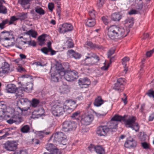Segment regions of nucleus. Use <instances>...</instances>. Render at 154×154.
<instances>
[{
  "label": "nucleus",
  "instance_id": "nucleus-1",
  "mask_svg": "<svg viewBox=\"0 0 154 154\" xmlns=\"http://www.w3.org/2000/svg\"><path fill=\"white\" fill-rule=\"evenodd\" d=\"M108 30V35L112 40L122 38L126 36L129 32L125 33V30L123 27L115 25L110 26Z\"/></svg>",
  "mask_w": 154,
  "mask_h": 154
},
{
  "label": "nucleus",
  "instance_id": "nucleus-2",
  "mask_svg": "<svg viewBox=\"0 0 154 154\" xmlns=\"http://www.w3.org/2000/svg\"><path fill=\"white\" fill-rule=\"evenodd\" d=\"M63 69L61 64L59 63L56 64L55 67L51 68L50 72L51 80L52 81L57 82L58 81L59 79L62 78L61 72Z\"/></svg>",
  "mask_w": 154,
  "mask_h": 154
},
{
  "label": "nucleus",
  "instance_id": "nucleus-3",
  "mask_svg": "<svg viewBox=\"0 0 154 154\" xmlns=\"http://www.w3.org/2000/svg\"><path fill=\"white\" fill-rule=\"evenodd\" d=\"M124 119L122 121H124L125 125L127 128H131L136 132L138 131L139 126L137 123H135L136 118L135 117H130L128 119L125 118V116H122Z\"/></svg>",
  "mask_w": 154,
  "mask_h": 154
},
{
  "label": "nucleus",
  "instance_id": "nucleus-4",
  "mask_svg": "<svg viewBox=\"0 0 154 154\" xmlns=\"http://www.w3.org/2000/svg\"><path fill=\"white\" fill-rule=\"evenodd\" d=\"M51 139L53 140L54 143H58L63 145H66L67 143L66 137L62 132H57L51 137Z\"/></svg>",
  "mask_w": 154,
  "mask_h": 154
},
{
  "label": "nucleus",
  "instance_id": "nucleus-5",
  "mask_svg": "<svg viewBox=\"0 0 154 154\" xmlns=\"http://www.w3.org/2000/svg\"><path fill=\"white\" fill-rule=\"evenodd\" d=\"M124 119L122 116L118 115H115L112 118L111 121L107 125L110 132L113 131V129H116L117 127L119 122H121Z\"/></svg>",
  "mask_w": 154,
  "mask_h": 154
},
{
  "label": "nucleus",
  "instance_id": "nucleus-6",
  "mask_svg": "<svg viewBox=\"0 0 154 154\" xmlns=\"http://www.w3.org/2000/svg\"><path fill=\"white\" fill-rule=\"evenodd\" d=\"M77 127V124L74 121H66L63 124L62 131L68 132L75 130Z\"/></svg>",
  "mask_w": 154,
  "mask_h": 154
},
{
  "label": "nucleus",
  "instance_id": "nucleus-7",
  "mask_svg": "<svg viewBox=\"0 0 154 154\" xmlns=\"http://www.w3.org/2000/svg\"><path fill=\"white\" fill-rule=\"evenodd\" d=\"M65 107H63L62 105H55L52 107V113L54 116L59 117L63 115L65 112Z\"/></svg>",
  "mask_w": 154,
  "mask_h": 154
},
{
  "label": "nucleus",
  "instance_id": "nucleus-8",
  "mask_svg": "<svg viewBox=\"0 0 154 154\" xmlns=\"http://www.w3.org/2000/svg\"><path fill=\"white\" fill-rule=\"evenodd\" d=\"M17 144L15 141L8 140L4 144V147L7 150L13 151L17 148Z\"/></svg>",
  "mask_w": 154,
  "mask_h": 154
},
{
  "label": "nucleus",
  "instance_id": "nucleus-9",
  "mask_svg": "<svg viewBox=\"0 0 154 154\" xmlns=\"http://www.w3.org/2000/svg\"><path fill=\"white\" fill-rule=\"evenodd\" d=\"M125 79L120 78L117 80V82L114 84L113 87L114 90L121 91L124 89L123 83L125 82Z\"/></svg>",
  "mask_w": 154,
  "mask_h": 154
},
{
  "label": "nucleus",
  "instance_id": "nucleus-10",
  "mask_svg": "<svg viewBox=\"0 0 154 154\" xmlns=\"http://www.w3.org/2000/svg\"><path fill=\"white\" fill-rule=\"evenodd\" d=\"M109 132L107 126L100 125L97 128V134L100 136H105Z\"/></svg>",
  "mask_w": 154,
  "mask_h": 154
},
{
  "label": "nucleus",
  "instance_id": "nucleus-11",
  "mask_svg": "<svg viewBox=\"0 0 154 154\" xmlns=\"http://www.w3.org/2000/svg\"><path fill=\"white\" fill-rule=\"evenodd\" d=\"M77 106L76 101L71 100H66L64 105L65 109L72 110H74Z\"/></svg>",
  "mask_w": 154,
  "mask_h": 154
},
{
  "label": "nucleus",
  "instance_id": "nucleus-12",
  "mask_svg": "<svg viewBox=\"0 0 154 154\" xmlns=\"http://www.w3.org/2000/svg\"><path fill=\"white\" fill-rule=\"evenodd\" d=\"M23 119L18 115H14L12 118L7 120V122L10 124L14 123L18 125L23 121Z\"/></svg>",
  "mask_w": 154,
  "mask_h": 154
},
{
  "label": "nucleus",
  "instance_id": "nucleus-13",
  "mask_svg": "<svg viewBox=\"0 0 154 154\" xmlns=\"http://www.w3.org/2000/svg\"><path fill=\"white\" fill-rule=\"evenodd\" d=\"M13 71L10 69L9 65L6 62H4L2 66L0 68V76H2L3 74H8Z\"/></svg>",
  "mask_w": 154,
  "mask_h": 154
},
{
  "label": "nucleus",
  "instance_id": "nucleus-14",
  "mask_svg": "<svg viewBox=\"0 0 154 154\" xmlns=\"http://www.w3.org/2000/svg\"><path fill=\"white\" fill-rule=\"evenodd\" d=\"M94 119L92 115H87L83 116L81 119V122L84 125H89Z\"/></svg>",
  "mask_w": 154,
  "mask_h": 154
},
{
  "label": "nucleus",
  "instance_id": "nucleus-15",
  "mask_svg": "<svg viewBox=\"0 0 154 154\" xmlns=\"http://www.w3.org/2000/svg\"><path fill=\"white\" fill-rule=\"evenodd\" d=\"M78 84L79 86H82L81 88H87L91 84L90 80L87 77L80 78L78 80Z\"/></svg>",
  "mask_w": 154,
  "mask_h": 154
},
{
  "label": "nucleus",
  "instance_id": "nucleus-16",
  "mask_svg": "<svg viewBox=\"0 0 154 154\" xmlns=\"http://www.w3.org/2000/svg\"><path fill=\"white\" fill-rule=\"evenodd\" d=\"M99 57H97V58H86L85 59V63L84 64L85 66H90L96 64L99 61Z\"/></svg>",
  "mask_w": 154,
  "mask_h": 154
},
{
  "label": "nucleus",
  "instance_id": "nucleus-17",
  "mask_svg": "<svg viewBox=\"0 0 154 154\" xmlns=\"http://www.w3.org/2000/svg\"><path fill=\"white\" fill-rule=\"evenodd\" d=\"M1 33L4 37L0 38L1 40H8L11 42L12 39H14V37L13 36L12 34H11L9 32L4 31L2 32Z\"/></svg>",
  "mask_w": 154,
  "mask_h": 154
},
{
  "label": "nucleus",
  "instance_id": "nucleus-18",
  "mask_svg": "<svg viewBox=\"0 0 154 154\" xmlns=\"http://www.w3.org/2000/svg\"><path fill=\"white\" fill-rule=\"evenodd\" d=\"M72 26L70 24L65 23L62 25L61 27H59V31L60 33H64L72 30Z\"/></svg>",
  "mask_w": 154,
  "mask_h": 154
},
{
  "label": "nucleus",
  "instance_id": "nucleus-19",
  "mask_svg": "<svg viewBox=\"0 0 154 154\" xmlns=\"http://www.w3.org/2000/svg\"><path fill=\"white\" fill-rule=\"evenodd\" d=\"M46 148L52 154H61V152L58 149L55 148V146L52 144H47Z\"/></svg>",
  "mask_w": 154,
  "mask_h": 154
},
{
  "label": "nucleus",
  "instance_id": "nucleus-20",
  "mask_svg": "<svg viewBox=\"0 0 154 154\" xmlns=\"http://www.w3.org/2000/svg\"><path fill=\"white\" fill-rule=\"evenodd\" d=\"M137 145L136 141L133 139L128 140L125 143V146L127 148H131L135 147Z\"/></svg>",
  "mask_w": 154,
  "mask_h": 154
},
{
  "label": "nucleus",
  "instance_id": "nucleus-21",
  "mask_svg": "<svg viewBox=\"0 0 154 154\" xmlns=\"http://www.w3.org/2000/svg\"><path fill=\"white\" fill-rule=\"evenodd\" d=\"M61 75H62V78L63 77L66 80L68 81H73L70 71L65 72L63 68L61 72Z\"/></svg>",
  "mask_w": 154,
  "mask_h": 154
},
{
  "label": "nucleus",
  "instance_id": "nucleus-22",
  "mask_svg": "<svg viewBox=\"0 0 154 154\" xmlns=\"http://www.w3.org/2000/svg\"><path fill=\"white\" fill-rule=\"evenodd\" d=\"M32 0H18V2L24 9H29L30 8V2Z\"/></svg>",
  "mask_w": 154,
  "mask_h": 154
},
{
  "label": "nucleus",
  "instance_id": "nucleus-23",
  "mask_svg": "<svg viewBox=\"0 0 154 154\" xmlns=\"http://www.w3.org/2000/svg\"><path fill=\"white\" fill-rule=\"evenodd\" d=\"M26 43V42L23 41L20 39L17 38L15 43V45L17 48L22 49L24 47V45Z\"/></svg>",
  "mask_w": 154,
  "mask_h": 154
},
{
  "label": "nucleus",
  "instance_id": "nucleus-24",
  "mask_svg": "<svg viewBox=\"0 0 154 154\" xmlns=\"http://www.w3.org/2000/svg\"><path fill=\"white\" fill-rule=\"evenodd\" d=\"M17 89L16 86L13 84H9L6 87V89L7 92L10 93L15 92Z\"/></svg>",
  "mask_w": 154,
  "mask_h": 154
},
{
  "label": "nucleus",
  "instance_id": "nucleus-25",
  "mask_svg": "<svg viewBox=\"0 0 154 154\" xmlns=\"http://www.w3.org/2000/svg\"><path fill=\"white\" fill-rule=\"evenodd\" d=\"M31 103L28 99L26 98H20L17 101V104L18 105H25L28 103Z\"/></svg>",
  "mask_w": 154,
  "mask_h": 154
},
{
  "label": "nucleus",
  "instance_id": "nucleus-26",
  "mask_svg": "<svg viewBox=\"0 0 154 154\" xmlns=\"http://www.w3.org/2000/svg\"><path fill=\"white\" fill-rule=\"evenodd\" d=\"M68 53L69 54V56L72 57L76 59H79L81 57V55L80 54L75 52L72 50H69Z\"/></svg>",
  "mask_w": 154,
  "mask_h": 154
},
{
  "label": "nucleus",
  "instance_id": "nucleus-27",
  "mask_svg": "<svg viewBox=\"0 0 154 154\" xmlns=\"http://www.w3.org/2000/svg\"><path fill=\"white\" fill-rule=\"evenodd\" d=\"M23 88H17L16 90L15 93V96L16 97V98H20V97H22L23 96L24 94L23 92Z\"/></svg>",
  "mask_w": 154,
  "mask_h": 154
},
{
  "label": "nucleus",
  "instance_id": "nucleus-28",
  "mask_svg": "<svg viewBox=\"0 0 154 154\" xmlns=\"http://www.w3.org/2000/svg\"><path fill=\"white\" fill-rule=\"evenodd\" d=\"M122 17V15L119 13H115L111 15V19L114 21H119Z\"/></svg>",
  "mask_w": 154,
  "mask_h": 154
},
{
  "label": "nucleus",
  "instance_id": "nucleus-29",
  "mask_svg": "<svg viewBox=\"0 0 154 154\" xmlns=\"http://www.w3.org/2000/svg\"><path fill=\"white\" fill-rule=\"evenodd\" d=\"M25 34L28 35L34 38H36L38 35L37 32L35 30L31 29L26 32H24Z\"/></svg>",
  "mask_w": 154,
  "mask_h": 154
},
{
  "label": "nucleus",
  "instance_id": "nucleus-30",
  "mask_svg": "<svg viewBox=\"0 0 154 154\" xmlns=\"http://www.w3.org/2000/svg\"><path fill=\"white\" fill-rule=\"evenodd\" d=\"M95 21L94 19L90 18L88 19L86 23V25L87 26L91 27L94 26L95 24Z\"/></svg>",
  "mask_w": 154,
  "mask_h": 154
},
{
  "label": "nucleus",
  "instance_id": "nucleus-31",
  "mask_svg": "<svg viewBox=\"0 0 154 154\" xmlns=\"http://www.w3.org/2000/svg\"><path fill=\"white\" fill-rule=\"evenodd\" d=\"M103 103V101L101 97L100 96H98L95 99L94 104L95 106H99Z\"/></svg>",
  "mask_w": 154,
  "mask_h": 154
},
{
  "label": "nucleus",
  "instance_id": "nucleus-32",
  "mask_svg": "<svg viewBox=\"0 0 154 154\" xmlns=\"http://www.w3.org/2000/svg\"><path fill=\"white\" fill-rule=\"evenodd\" d=\"M30 128L28 125H24L20 129V131L23 133H28L30 132Z\"/></svg>",
  "mask_w": 154,
  "mask_h": 154
},
{
  "label": "nucleus",
  "instance_id": "nucleus-33",
  "mask_svg": "<svg viewBox=\"0 0 154 154\" xmlns=\"http://www.w3.org/2000/svg\"><path fill=\"white\" fill-rule=\"evenodd\" d=\"M134 19L133 18H128L125 20V24L127 25L129 28H131L134 24Z\"/></svg>",
  "mask_w": 154,
  "mask_h": 154
},
{
  "label": "nucleus",
  "instance_id": "nucleus-34",
  "mask_svg": "<svg viewBox=\"0 0 154 154\" xmlns=\"http://www.w3.org/2000/svg\"><path fill=\"white\" fill-rule=\"evenodd\" d=\"M7 9L2 5V3L0 1V14H6L7 13Z\"/></svg>",
  "mask_w": 154,
  "mask_h": 154
},
{
  "label": "nucleus",
  "instance_id": "nucleus-35",
  "mask_svg": "<svg viewBox=\"0 0 154 154\" xmlns=\"http://www.w3.org/2000/svg\"><path fill=\"white\" fill-rule=\"evenodd\" d=\"M95 151L99 154H103L105 152L104 149L101 146H100L95 147Z\"/></svg>",
  "mask_w": 154,
  "mask_h": 154
},
{
  "label": "nucleus",
  "instance_id": "nucleus-36",
  "mask_svg": "<svg viewBox=\"0 0 154 154\" xmlns=\"http://www.w3.org/2000/svg\"><path fill=\"white\" fill-rule=\"evenodd\" d=\"M45 35L46 34H43L38 37V39L39 42V45H40L42 46L44 44L45 41Z\"/></svg>",
  "mask_w": 154,
  "mask_h": 154
},
{
  "label": "nucleus",
  "instance_id": "nucleus-37",
  "mask_svg": "<svg viewBox=\"0 0 154 154\" xmlns=\"http://www.w3.org/2000/svg\"><path fill=\"white\" fill-rule=\"evenodd\" d=\"M33 88V84L30 82L28 83L26 87L25 88H23V91H29L31 90Z\"/></svg>",
  "mask_w": 154,
  "mask_h": 154
},
{
  "label": "nucleus",
  "instance_id": "nucleus-38",
  "mask_svg": "<svg viewBox=\"0 0 154 154\" xmlns=\"http://www.w3.org/2000/svg\"><path fill=\"white\" fill-rule=\"evenodd\" d=\"M9 20L6 19L3 20L2 23H0V29H3L5 27V25L8 23Z\"/></svg>",
  "mask_w": 154,
  "mask_h": 154
},
{
  "label": "nucleus",
  "instance_id": "nucleus-39",
  "mask_svg": "<svg viewBox=\"0 0 154 154\" xmlns=\"http://www.w3.org/2000/svg\"><path fill=\"white\" fill-rule=\"evenodd\" d=\"M35 10L36 12L38 14L40 15H43L45 14V12L42 9L39 7H37L35 8Z\"/></svg>",
  "mask_w": 154,
  "mask_h": 154
},
{
  "label": "nucleus",
  "instance_id": "nucleus-40",
  "mask_svg": "<svg viewBox=\"0 0 154 154\" xmlns=\"http://www.w3.org/2000/svg\"><path fill=\"white\" fill-rule=\"evenodd\" d=\"M18 17L21 20H24L27 18L26 13L22 12L19 14Z\"/></svg>",
  "mask_w": 154,
  "mask_h": 154
},
{
  "label": "nucleus",
  "instance_id": "nucleus-41",
  "mask_svg": "<svg viewBox=\"0 0 154 154\" xmlns=\"http://www.w3.org/2000/svg\"><path fill=\"white\" fill-rule=\"evenodd\" d=\"M87 54L88 56H86V58H88L89 57L90 58H94L96 59L97 57H99L97 56L95 54L92 52L88 53Z\"/></svg>",
  "mask_w": 154,
  "mask_h": 154
},
{
  "label": "nucleus",
  "instance_id": "nucleus-42",
  "mask_svg": "<svg viewBox=\"0 0 154 154\" xmlns=\"http://www.w3.org/2000/svg\"><path fill=\"white\" fill-rule=\"evenodd\" d=\"M39 103V100L36 99H33L32 100V106L35 107L37 106Z\"/></svg>",
  "mask_w": 154,
  "mask_h": 154
},
{
  "label": "nucleus",
  "instance_id": "nucleus-43",
  "mask_svg": "<svg viewBox=\"0 0 154 154\" xmlns=\"http://www.w3.org/2000/svg\"><path fill=\"white\" fill-rule=\"evenodd\" d=\"M73 80L74 79H77L78 78V73L77 71L75 70L70 71Z\"/></svg>",
  "mask_w": 154,
  "mask_h": 154
},
{
  "label": "nucleus",
  "instance_id": "nucleus-44",
  "mask_svg": "<svg viewBox=\"0 0 154 154\" xmlns=\"http://www.w3.org/2000/svg\"><path fill=\"white\" fill-rule=\"evenodd\" d=\"M114 57H110V62L108 64L107 66H104L101 68V69L104 70H107L108 69V67H109L110 65V64H111V63H112V60L114 59Z\"/></svg>",
  "mask_w": 154,
  "mask_h": 154
},
{
  "label": "nucleus",
  "instance_id": "nucleus-45",
  "mask_svg": "<svg viewBox=\"0 0 154 154\" xmlns=\"http://www.w3.org/2000/svg\"><path fill=\"white\" fill-rule=\"evenodd\" d=\"M115 51V49L114 48H111L109 49L107 52V57L108 58L110 57L114 53Z\"/></svg>",
  "mask_w": 154,
  "mask_h": 154
},
{
  "label": "nucleus",
  "instance_id": "nucleus-46",
  "mask_svg": "<svg viewBox=\"0 0 154 154\" xmlns=\"http://www.w3.org/2000/svg\"><path fill=\"white\" fill-rule=\"evenodd\" d=\"M102 20L104 23L106 25H107L109 22V21L107 17L103 16L102 17Z\"/></svg>",
  "mask_w": 154,
  "mask_h": 154
},
{
  "label": "nucleus",
  "instance_id": "nucleus-47",
  "mask_svg": "<svg viewBox=\"0 0 154 154\" xmlns=\"http://www.w3.org/2000/svg\"><path fill=\"white\" fill-rule=\"evenodd\" d=\"M106 0H98L97 1V5L99 8L103 6Z\"/></svg>",
  "mask_w": 154,
  "mask_h": 154
},
{
  "label": "nucleus",
  "instance_id": "nucleus-48",
  "mask_svg": "<svg viewBox=\"0 0 154 154\" xmlns=\"http://www.w3.org/2000/svg\"><path fill=\"white\" fill-rule=\"evenodd\" d=\"M142 146L145 149H149L150 145L146 142H144L141 143Z\"/></svg>",
  "mask_w": 154,
  "mask_h": 154
},
{
  "label": "nucleus",
  "instance_id": "nucleus-49",
  "mask_svg": "<svg viewBox=\"0 0 154 154\" xmlns=\"http://www.w3.org/2000/svg\"><path fill=\"white\" fill-rule=\"evenodd\" d=\"M146 94L150 97L154 98V91L152 89L149 90Z\"/></svg>",
  "mask_w": 154,
  "mask_h": 154
},
{
  "label": "nucleus",
  "instance_id": "nucleus-50",
  "mask_svg": "<svg viewBox=\"0 0 154 154\" xmlns=\"http://www.w3.org/2000/svg\"><path fill=\"white\" fill-rule=\"evenodd\" d=\"M89 13L91 17V18L94 19L96 13L94 10H92L91 11H90L89 12Z\"/></svg>",
  "mask_w": 154,
  "mask_h": 154
},
{
  "label": "nucleus",
  "instance_id": "nucleus-51",
  "mask_svg": "<svg viewBox=\"0 0 154 154\" xmlns=\"http://www.w3.org/2000/svg\"><path fill=\"white\" fill-rule=\"evenodd\" d=\"M80 112L78 111L73 113L71 117L72 118H76L79 116Z\"/></svg>",
  "mask_w": 154,
  "mask_h": 154
},
{
  "label": "nucleus",
  "instance_id": "nucleus-52",
  "mask_svg": "<svg viewBox=\"0 0 154 154\" xmlns=\"http://www.w3.org/2000/svg\"><path fill=\"white\" fill-rule=\"evenodd\" d=\"M129 60V58L128 57H125L123 59H122V63L123 65H125V67L126 66V63Z\"/></svg>",
  "mask_w": 154,
  "mask_h": 154
},
{
  "label": "nucleus",
  "instance_id": "nucleus-53",
  "mask_svg": "<svg viewBox=\"0 0 154 154\" xmlns=\"http://www.w3.org/2000/svg\"><path fill=\"white\" fill-rule=\"evenodd\" d=\"M143 3L142 2H138L137 3V6H136V9L139 10H141L143 8Z\"/></svg>",
  "mask_w": 154,
  "mask_h": 154
},
{
  "label": "nucleus",
  "instance_id": "nucleus-54",
  "mask_svg": "<svg viewBox=\"0 0 154 154\" xmlns=\"http://www.w3.org/2000/svg\"><path fill=\"white\" fill-rule=\"evenodd\" d=\"M41 50L42 52L46 54H48V53L49 52V49L45 47L42 48Z\"/></svg>",
  "mask_w": 154,
  "mask_h": 154
},
{
  "label": "nucleus",
  "instance_id": "nucleus-55",
  "mask_svg": "<svg viewBox=\"0 0 154 154\" xmlns=\"http://www.w3.org/2000/svg\"><path fill=\"white\" fill-rule=\"evenodd\" d=\"M17 20V19L15 16H12L11 17L10 21L9 20L8 23L9 25L11 24L14 21Z\"/></svg>",
  "mask_w": 154,
  "mask_h": 154
},
{
  "label": "nucleus",
  "instance_id": "nucleus-56",
  "mask_svg": "<svg viewBox=\"0 0 154 154\" xmlns=\"http://www.w3.org/2000/svg\"><path fill=\"white\" fill-rule=\"evenodd\" d=\"M66 43L68 45V48H70L73 47V43L72 42L71 40L66 41Z\"/></svg>",
  "mask_w": 154,
  "mask_h": 154
},
{
  "label": "nucleus",
  "instance_id": "nucleus-57",
  "mask_svg": "<svg viewBox=\"0 0 154 154\" xmlns=\"http://www.w3.org/2000/svg\"><path fill=\"white\" fill-rule=\"evenodd\" d=\"M95 147L94 145L91 144L88 147V150L91 152L95 151Z\"/></svg>",
  "mask_w": 154,
  "mask_h": 154
},
{
  "label": "nucleus",
  "instance_id": "nucleus-58",
  "mask_svg": "<svg viewBox=\"0 0 154 154\" xmlns=\"http://www.w3.org/2000/svg\"><path fill=\"white\" fill-rule=\"evenodd\" d=\"M32 144L35 145H38L40 144L39 141L36 139H32Z\"/></svg>",
  "mask_w": 154,
  "mask_h": 154
},
{
  "label": "nucleus",
  "instance_id": "nucleus-59",
  "mask_svg": "<svg viewBox=\"0 0 154 154\" xmlns=\"http://www.w3.org/2000/svg\"><path fill=\"white\" fill-rule=\"evenodd\" d=\"M86 45L88 47L92 48H94L95 45L93 44L92 42H86Z\"/></svg>",
  "mask_w": 154,
  "mask_h": 154
},
{
  "label": "nucleus",
  "instance_id": "nucleus-60",
  "mask_svg": "<svg viewBox=\"0 0 154 154\" xmlns=\"http://www.w3.org/2000/svg\"><path fill=\"white\" fill-rule=\"evenodd\" d=\"M44 131H40L38 132L37 135L40 138H42L44 137Z\"/></svg>",
  "mask_w": 154,
  "mask_h": 154
},
{
  "label": "nucleus",
  "instance_id": "nucleus-61",
  "mask_svg": "<svg viewBox=\"0 0 154 154\" xmlns=\"http://www.w3.org/2000/svg\"><path fill=\"white\" fill-rule=\"evenodd\" d=\"M27 43L29 45L32 46L33 47H35L36 45V43L34 41H32L31 40L28 41L27 42Z\"/></svg>",
  "mask_w": 154,
  "mask_h": 154
},
{
  "label": "nucleus",
  "instance_id": "nucleus-62",
  "mask_svg": "<svg viewBox=\"0 0 154 154\" xmlns=\"http://www.w3.org/2000/svg\"><path fill=\"white\" fill-rule=\"evenodd\" d=\"M48 8L49 10L52 11L54 8V4L52 3H49L48 5Z\"/></svg>",
  "mask_w": 154,
  "mask_h": 154
},
{
  "label": "nucleus",
  "instance_id": "nucleus-63",
  "mask_svg": "<svg viewBox=\"0 0 154 154\" xmlns=\"http://www.w3.org/2000/svg\"><path fill=\"white\" fill-rule=\"evenodd\" d=\"M29 108V107H28L27 108H21V107L19 106H18V107L17 108V110H18V109H19L20 111V113H22V112L24 111H27L28 109Z\"/></svg>",
  "mask_w": 154,
  "mask_h": 154
},
{
  "label": "nucleus",
  "instance_id": "nucleus-64",
  "mask_svg": "<svg viewBox=\"0 0 154 154\" xmlns=\"http://www.w3.org/2000/svg\"><path fill=\"white\" fill-rule=\"evenodd\" d=\"M16 154H28L27 151L26 150H21L19 152H15Z\"/></svg>",
  "mask_w": 154,
  "mask_h": 154
}]
</instances>
